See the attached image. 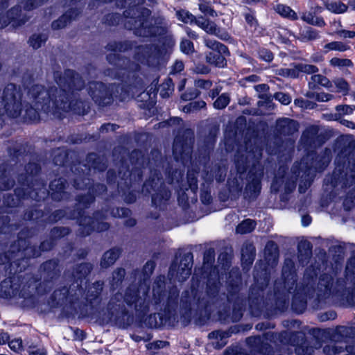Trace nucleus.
Wrapping results in <instances>:
<instances>
[{
	"label": "nucleus",
	"instance_id": "nucleus-1",
	"mask_svg": "<svg viewBox=\"0 0 355 355\" xmlns=\"http://www.w3.org/2000/svg\"><path fill=\"white\" fill-rule=\"evenodd\" d=\"M149 15V10L145 9L142 12V17H139V19L135 20L133 25H130L132 22V19H130L125 26L128 28L135 30L136 33L141 36L146 37L150 35L153 33L152 29H154V27L150 28L148 26V21L146 17Z\"/></svg>",
	"mask_w": 355,
	"mask_h": 355
},
{
	"label": "nucleus",
	"instance_id": "nucleus-2",
	"mask_svg": "<svg viewBox=\"0 0 355 355\" xmlns=\"http://www.w3.org/2000/svg\"><path fill=\"white\" fill-rule=\"evenodd\" d=\"M196 24L203 29L206 33L214 35L221 40H226L229 39V35L227 32L218 28L214 23L206 20L202 17L197 18Z\"/></svg>",
	"mask_w": 355,
	"mask_h": 355
},
{
	"label": "nucleus",
	"instance_id": "nucleus-3",
	"mask_svg": "<svg viewBox=\"0 0 355 355\" xmlns=\"http://www.w3.org/2000/svg\"><path fill=\"white\" fill-rule=\"evenodd\" d=\"M318 71V69L311 64H301L294 66L291 68H282L278 70V74L290 78H296L299 76L300 72L306 73H313Z\"/></svg>",
	"mask_w": 355,
	"mask_h": 355
},
{
	"label": "nucleus",
	"instance_id": "nucleus-4",
	"mask_svg": "<svg viewBox=\"0 0 355 355\" xmlns=\"http://www.w3.org/2000/svg\"><path fill=\"white\" fill-rule=\"evenodd\" d=\"M89 93L92 98L99 103H106L104 100L110 95L106 87L101 83H92Z\"/></svg>",
	"mask_w": 355,
	"mask_h": 355
},
{
	"label": "nucleus",
	"instance_id": "nucleus-5",
	"mask_svg": "<svg viewBox=\"0 0 355 355\" xmlns=\"http://www.w3.org/2000/svg\"><path fill=\"white\" fill-rule=\"evenodd\" d=\"M191 267L192 263L190 260L187 257L184 258L181 261L180 268L176 271L175 277L179 281H184L187 279L191 275ZM175 268L174 265L171 268L170 272L172 276H175Z\"/></svg>",
	"mask_w": 355,
	"mask_h": 355
},
{
	"label": "nucleus",
	"instance_id": "nucleus-6",
	"mask_svg": "<svg viewBox=\"0 0 355 355\" xmlns=\"http://www.w3.org/2000/svg\"><path fill=\"white\" fill-rule=\"evenodd\" d=\"M326 8L335 14H342L347 10L348 6L340 0H328L325 2Z\"/></svg>",
	"mask_w": 355,
	"mask_h": 355
},
{
	"label": "nucleus",
	"instance_id": "nucleus-7",
	"mask_svg": "<svg viewBox=\"0 0 355 355\" xmlns=\"http://www.w3.org/2000/svg\"><path fill=\"white\" fill-rule=\"evenodd\" d=\"M227 53H220L219 51H212L207 55V61L218 67H223L226 64L225 59L223 54Z\"/></svg>",
	"mask_w": 355,
	"mask_h": 355
},
{
	"label": "nucleus",
	"instance_id": "nucleus-8",
	"mask_svg": "<svg viewBox=\"0 0 355 355\" xmlns=\"http://www.w3.org/2000/svg\"><path fill=\"white\" fill-rule=\"evenodd\" d=\"M119 252L118 250H110L106 252L101 260V266L103 268H107L112 265L118 259Z\"/></svg>",
	"mask_w": 355,
	"mask_h": 355
},
{
	"label": "nucleus",
	"instance_id": "nucleus-9",
	"mask_svg": "<svg viewBox=\"0 0 355 355\" xmlns=\"http://www.w3.org/2000/svg\"><path fill=\"white\" fill-rule=\"evenodd\" d=\"M275 10L278 14L284 17H288L291 19H296L297 18L295 11L286 5L278 4L275 6Z\"/></svg>",
	"mask_w": 355,
	"mask_h": 355
},
{
	"label": "nucleus",
	"instance_id": "nucleus-10",
	"mask_svg": "<svg viewBox=\"0 0 355 355\" xmlns=\"http://www.w3.org/2000/svg\"><path fill=\"white\" fill-rule=\"evenodd\" d=\"M255 227V222L250 219H246L236 227V232L247 234L252 232Z\"/></svg>",
	"mask_w": 355,
	"mask_h": 355
},
{
	"label": "nucleus",
	"instance_id": "nucleus-11",
	"mask_svg": "<svg viewBox=\"0 0 355 355\" xmlns=\"http://www.w3.org/2000/svg\"><path fill=\"white\" fill-rule=\"evenodd\" d=\"M349 49V46L341 42H331L324 45V52L327 53L329 51H345Z\"/></svg>",
	"mask_w": 355,
	"mask_h": 355
},
{
	"label": "nucleus",
	"instance_id": "nucleus-12",
	"mask_svg": "<svg viewBox=\"0 0 355 355\" xmlns=\"http://www.w3.org/2000/svg\"><path fill=\"white\" fill-rule=\"evenodd\" d=\"M205 42L206 46L209 49H212L214 51L227 53V48L225 45L220 44V42L209 39H205Z\"/></svg>",
	"mask_w": 355,
	"mask_h": 355
},
{
	"label": "nucleus",
	"instance_id": "nucleus-13",
	"mask_svg": "<svg viewBox=\"0 0 355 355\" xmlns=\"http://www.w3.org/2000/svg\"><path fill=\"white\" fill-rule=\"evenodd\" d=\"M177 16L179 20L187 24H196V20L197 19L192 14L187 10L178 11Z\"/></svg>",
	"mask_w": 355,
	"mask_h": 355
},
{
	"label": "nucleus",
	"instance_id": "nucleus-14",
	"mask_svg": "<svg viewBox=\"0 0 355 355\" xmlns=\"http://www.w3.org/2000/svg\"><path fill=\"white\" fill-rule=\"evenodd\" d=\"M46 40V37L43 35H33L29 40V43L34 49H38Z\"/></svg>",
	"mask_w": 355,
	"mask_h": 355
},
{
	"label": "nucleus",
	"instance_id": "nucleus-15",
	"mask_svg": "<svg viewBox=\"0 0 355 355\" xmlns=\"http://www.w3.org/2000/svg\"><path fill=\"white\" fill-rule=\"evenodd\" d=\"M330 64L334 67H338L340 68L348 67H351L352 65V62L350 60L340 59L338 58H333L330 60Z\"/></svg>",
	"mask_w": 355,
	"mask_h": 355
},
{
	"label": "nucleus",
	"instance_id": "nucleus-16",
	"mask_svg": "<svg viewBox=\"0 0 355 355\" xmlns=\"http://www.w3.org/2000/svg\"><path fill=\"white\" fill-rule=\"evenodd\" d=\"M254 248L252 245L246 247L245 250L242 249V259L245 260L249 264L253 261Z\"/></svg>",
	"mask_w": 355,
	"mask_h": 355
},
{
	"label": "nucleus",
	"instance_id": "nucleus-17",
	"mask_svg": "<svg viewBox=\"0 0 355 355\" xmlns=\"http://www.w3.org/2000/svg\"><path fill=\"white\" fill-rule=\"evenodd\" d=\"M230 101V97L226 94H223L214 102V105L217 109H223L225 107Z\"/></svg>",
	"mask_w": 355,
	"mask_h": 355
},
{
	"label": "nucleus",
	"instance_id": "nucleus-18",
	"mask_svg": "<svg viewBox=\"0 0 355 355\" xmlns=\"http://www.w3.org/2000/svg\"><path fill=\"white\" fill-rule=\"evenodd\" d=\"M334 85L336 87V92L346 94L349 86L347 83L343 78H337L334 80Z\"/></svg>",
	"mask_w": 355,
	"mask_h": 355
},
{
	"label": "nucleus",
	"instance_id": "nucleus-19",
	"mask_svg": "<svg viewBox=\"0 0 355 355\" xmlns=\"http://www.w3.org/2000/svg\"><path fill=\"white\" fill-rule=\"evenodd\" d=\"M173 90V85L171 80H167L161 86L160 95L163 97H167L172 93Z\"/></svg>",
	"mask_w": 355,
	"mask_h": 355
},
{
	"label": "nucleus",
	"instance_id": "nucleus-20",
	"mask_svg": "<svg viewBox=\"0 0 355 355\" xmlns=\"http://www.w3.org/2000/svg\"><path fill=\"white\" fill-rule=\"evenodd\" d=\"M10 348L16 352H21L23 350L22 340L21 338H14L9 342Z\"/></svg>",
	"mask_w": 355,
	"mask_h": 355
},
{
	"label": "nucleus",
	"instance_id": "nucleus-21",
	"mask_svg": "<svg viewBox=\"0 0 355 355\" xmlns=\"http://www.w3.org/2000/svg\"><path fill=\"white\" fill-rule=\"evenodd\" d=\"M180 49L182 52L188 54L193 51V43L188 40H182L180 44Z\"/></svg>",
	"mask_w": 355,
	"mask_h": 355
},
{
	"label": "nucleus",
	"instance_id": "nucleus-22",
	"mask_svg": "<svg viewBox=\"0 0 355 355\" xmlns=\"http://www.w3.org/2000/svg\"><path fill=\"white\" fill-rule=\"evenodd\" d=\"M29 355H47L46 350L43 347H29Z\"/></svg>",
	"mask_w": 355,
	"mask_h": 355
},
{
	"label": "nucleus",
	"instance_id": "nucleus-23",
	"mask_svg": "<svg viewBox=\"0 0 355 355\" xmlns=\"http://www.w3.org/2000/svg\"><path fill=\"white\" fill-rule=\"evenodd\" d=\"M206 105L205 102L199 101V102H193L190 103L188 105L185 106L184 110L185 112H189L191 110H196L199 108H203Z\"/></svg>",
	"mask_w": 355,
	"mask_h": 355
},
{
	"label": "nucleus",
	"instance_id": "nucleus-24",
	"mask_svg": "<svg viewBox=\"0 0 355 355\" xmlns=\"http://www.w3.org/2000/svg\"><path fill=\"white\" fill-rule=\"evenodd\" d=\"M275 98L284 105L289 104L291 101L288 95L282 92L276 93L275 95Z\"/></svg>",
	"mask_w": 355,
	"mask_h": 355
},
{
	"label": "nucleus",
	"instance_id": "nucleus-25",
	"mask_svg": "<svg viewBox=\"0 0 355 355\" xmlns=\"http://www.w3.org/2000/svg\"><path fill=\"white\" fill-rule=\"evenodd\" d=\"M125 300L128 304H135V307H137V303H139V301H141L142 300L141 298H138L137 294L136 292H134L132 296L131 294L127 293L125 297Z\"/></svg>",
	"mask_w": 355,
	"mask_h": 355
},
{
	"label": "nucleus",
	"instance_id": "nucleus-26",
	"mask_svg": "<svg viewBox=\"0 0 355 355\" xmlns=\"http://www.w3.org/2000/svg\"><path fill=\"white\" fill-rule=\"evenodd\" d=\"M280 126L287 125L289 128L292 129L293 131L297 130V123L293 120L285 119L279 122Z\"/></svg>",
	"mask_w": 355,
	"mask_h": 355
},
{
	"label": "nucleus",
	"instance_id": "nucleus-27",
	"mask_svg": "<svg viewBox=\"0 0 355 355\" xmlns=\"http://www.w3.org/2000/svg\"><path fill=\"white\" fill-rule=\"evenodd\" d=\"M67 16L64 15L62 17H60L58 21H54L52 24V26L54 28H62L67 25Z\"/></svg>",
	"mask_w": 355,
	"mask_h": 355
},
{
	"label": "nucleus",
	"instance_id": "nucleus-28",
	"mask_svg": "<svg viewBox=\"0 0 355 355\" xmlns=\"http://www.w3.org/2000/svg\"><path fill=\"white\" fill-rule=\"evenodd\" d=\"M259 56L262 60L266 62H270L273 59L272 53L266 49H262L259 51Z\"/></svg>",
	"mask_w": 355,
	"mask_h": 355
},
{
	"label": "nucleus",
	"instance_id": "nucleus-29",
	"mask_svg": "<svg viewBox=\"0 0 355 355\" xmlns=\"http://www.w3.org/2000/svg\"><path fill=\"white\" fill-rule=\"evenodd\" d=\"M200 10L202 12H203L205 15H207L209 16H214L215 11L211 8L208 5L205 3H201L200 4Z\"/></svg>",
	"mask_w": 355,
	"mask_h": 355
},
{
	"label": "nucleus",
	"instance_id": "nucleus-30",
	"mask_svg": "<svg viewBox=\"0 0 355 355\" xmlns=\"http://www.w3.org/2000/svg\"><path fill=\"white\" fill-rule=\"evenodd\" d=\"M336 110L339 114H349L352 113L353 108L349 105H338L336 107Z\"/></svg>",
	"mask_w": 355,
	"mask_h": 355
},
{
	"label": "nucleus",
	"instance_id": "nucleus-31",
	"mask_svg": "<svg viewBox=\"0 0 355 355\" xmlns=\"http://www.w3.org/2000/svg\"><path fill=\"white\" fill-rule=\"evenodd\" d=\"M340 37L343 38H354L355 37V31H350L346 30H342L338 32Z\"/></svg>",
	"mask_w": 355,
	"mask_h": 355
},
{
	"label": "nucleus",
	"instance_id": "nucleus-32",
	"mask_svg": "<svg viewBox=\"0 0 355 355\" xmlns=\"http://www.w3.org/2000/svg\"><path fill=\"white\" fill-rule=\"evenodd\" d=\"M184 69V64L182 61H176L172 67L171 72L173 73H179Z\"/></svg>",
	"mask_w": 355,
	"mask_h": 355
},
{
	"label": "nucleus",
	"instance_id": "nucleus-33",
	"mask_svg": "<svg viewBox=\"0 0 355 355\" xmlns=\"http://www.w3.org/2000/svg\"><path fill=\"white\" fill-rule=\"evenodd\" d=\"M332 97L333 96L331 94L322 92L317 94L316 99L319 101L325 102L331 100Z\"/></svg>",
	"mask_w": 355,
	"mask_h": 355
},
{
	"label": "nucleus",
	"instance_id": "nucleus-34",
	"mask_svg": "<svg viewBox=\"0 0 355 355\" xmlns=\"http://www.w3.org/2000/svg\"><path fill=\"white\" fill-rule=\"evenodd\" d=\"M302 17L304 21H306L307 23H309L310 24H312L315 16H314L311 12H306V13L303 14Z\"/></svg>",
	"mask_w": 355,
	"mask_h": 355
},
{
	"label": "nucleus",
	"instance_id": "nucleus-35",
	"mask_svg": "<svg viewBox=\"0 0 355 355\" xmlns=\"http://www.w3.org/2000/svg\"><path fill=\"white\" fill-rule=\"evenodd\" d=\"M196 85L198 87L208 89L211 86V83L204 80H198L196 81Z\"/></svg>",
	"mask_w": 355,
	"mask_h": 355
},
{
	"label": "nucleus",
	"instance_id": "nucleus-36",
	"mask_svg": "<svg viewBox=\"0 0 355 355\" xmlns=\"http://www.w3.org/2000/svg\"><path fill=\"white\" fill-rule=\"evenodd\" d=\"M321 78H322V75H319V74L313 75L311 78V81L309 83V84L310 85L313 84V87H315L318 85H320Z\"/></svg>",
	"mask_w": 355,
	"mask_h": 355
},
{
	"label": "nucleus",
	"instance_id": "nucleus-37",
	"mask_svg": "<svg viewBox=\"0 0 355 355\" xmlns=\"http://www.w3.org/2000/svg\"><path fill=\"white\" fill-rule=\"evenodd\" d=\"M166 342L164 341H156L153 343H150L148 345V348L152 349L153 347L155 348H162L166 345Z\"/></svg>",
	"mask_w": 355,
	"mask_h": 355
},
{
	"label": "nucleus",
	"instance_id": "nucleus-38",
	"mask_svg": "<svg viewBox=\"0 0 355 355\" xmlns=\"http://www.w3.org/2000/svg\"><path fill=\"white\" fill-rule=\"evenodd\" d=\"M245 20L248 24H250L251 26H255L257 21L254 19V16L250 14H246L245 15Z\"/></svg>",
	"mask_w": 355,
	"mask_h": 355
},
{
	"label": "nucleus",
	"instance_id": "nucleus-39",
	"mask_svg": "<svg viewBox=\"0 0 355 355\" xmlns=\"http://www.w3.org/2000/svg\"><path fill=\"white\" fill-rule=\"evenodd\" d=\"M320 85H322L325 87L329 88L332 86L330 81L324 76H322L321 81H320Z\"/></svg>",
	"mask_w": 355,
	"mask_h": 355
},
{
	"label": "nucleus",
	"instance_id": "nucleus-40",
	"mask_svg": "<svg viewBox=\"0 0 355 355\" xmlns=\"http://www.w3.org/2000/svg\"><path fill=\"white\" fill-rule=\"evenodd\" d=\"M9 339V336L7 333L2 332L0 334V345L5 344Z\"/></svg>",
	"mask_w": 355,
	"mask_h": 355
},
{
	"label": "nucleus",
	"instance_id": "nucleus-41",
	"mask_svg": "<svg viewBox=\"0 0 355 355\" xmlns=\"http://www.w3.org/2000/svg\"><path fill=\"white\" fill-rule=\"evenodd\" d=\"M312 24L322 27L324 26L325 22L323 19L315 17Z\"/></svg>",
	"mask_w": 355,
	"mask_h": 355
},
{
	"label": "nucleus",
	"instance_id": "nucleus-42",
	"mask_svg": "<svg viewBox=\"0 0 355 355\" xmlns=\"http://www.w3.org/2000/svg\"><path fill=\"white\" fill-rule=\"evenodd\" d=\"M306 34L309 39L313 40L317 37V33L312 29L308 30Z\"/></svg>",
	"mask_w": 355,
	"mask_h": 355
},
{
	"label": "nucleus",
	"instance_id": "nucleus-43",
	"mask_svg": "<svg viewBox=\"0 0 355 355\" xmlns=\"http://www.w3.org/2000/svg\"><path fill=\"white\" fill-rule=\"evenodd\" d=\"M311 219L309 216H304L302 218V223L304 226H307L311 223Z\"/></svg>",
	"mask_w": 355,
	"mask_h": 355
},
{
	"label": "nucleus",
	"instance_id": "nucleus-44",
	"mask_svg": "<svg viewBox=\"0 0 355 355\" xmlns=\"http://www.w3.org/2000/svg\"><path fill=\"white\" fill-rule=\"evenodd\" d=\"M259 80V78L257 75H252L245 78V80L249 82H257Z\"/></svg>",
	"mask_w": 355,
	"mask_h": 355
},
{
	"label": "nucleus",
	"instance_id": "nucleus-45",
	"mask_svg": "<svg viewBox=\"0 0 355 355\" xmlns=\"http://www.w3.org/2000/svg\"><path fill=\"white\" fill-rule=\"evenodd\" d=\"M255 89L258 92L260 91V92H263L268 89V87L265 84H261V85H258L255 86Z\"/></svg>",
	"mask_w": 355,
	"mask_h": 355
},
{
	"label": "nucleus",
	"instance_id": "nucleus-46",
	"mask_svg": "<svg viewBox=\"0 0 355 355\" xmlns=\"http://www.w3.org/2000/svg\"><path fill=\"white\" fill-rule=\"evenodd\" d=\"M101 129H102V131H103L104 130H114L115 125H114V124L104 125H103L101 127Z\"/></svg>",
	"mask_w": 355,
	"mask_h": 355
},
{
	"label": "nucleus",
	"instance_id": "nucleus-47",
	"mask_svg": "<svg viewBox=\"0 0 355 355\" xmlns=\"http://www.w3.org/2000/svg\"><path fill=\"white\" fill-rule=\"evenodd\" d=\"M6 284V282H3V284H1L0 285V296L7 297L10 295L9 292L8 293L6 292L4 294L1 293V288L4 286V284Z\"/></svg>",
	"mask_w": 355,
	"mask_h": 355
},
{
	"label": "nucleus",
	"instance_id": "nucleus-48",
	"mask_svg": "<svg viewBox=\"0 0 355 355\" xmlns=\"http://www.w3.org/2000/svg\"><path fill=\"white\" fill-rule=\"evenodd\" d=\"M296 352L298 355H310L311 354V352H304V351L301 348H297L296 349Z\"/></svg>",
	"mask_w": 355,
	"mask_h": 355
},
{
	"label": "nucleus",
	"instance_id": "nucleus-49",
	"mask_svg": "<svg viewBox=\"0 0 355 355\" xmlns=\"http://www.w3.org/2000/svg\"><path fill=\"white\" fill-rule=\"evenodd\" d=\"M343 125H346L347 127L352 128H354V124L351 121H343Z\"/></svg>",
	"mask_w": 355,
	"mask_h": 355
},
{
	"label": "nucleus",
	"instance_id": "nucleus-50",
	"mask_svg": "<svg viewBox=\"0 0 355 355\" xmlns=\"http://www.w3.org/2000/svg\"><path fill=\"white\" fill-rule=\"evenodd\" d=\"M349 6L354 10H355V0H350L349 1Z\"/></svg>",
	"mask_w": 355,
	"mask_h": 355
},
{
	"label": "nucleus",
	"instance_id": "nucleus-51",
	"mask_svg": "<svg viewBox=\"0 0 355 355\" xmlns=\"http://www.w3.org/2000/svg\"><path fill=\"white\" fill-rule=\"evenodd\" d=\"M193 182V184H191V188L192 190H194L196 189V181L194 180V179L192 180Z\"/></svg>",
	"mask_w": 355,
	"mask_h": 355
},
{
	"label": "nucleus",
	"instance_id": "nucleus-52",
	"mask_svg": "<svg viewBox=\"0 0 355 355\" xmlns=\"http://www.w3.org/2000/svg\"><path fill=\"white\" fill-rule=\"evenodd\" d=\"M254 189H259V181L258 180H256V182H254Z\"/></svg>",
	"mask_w": 355,
	"mask_h": 355
},
{
	"label": "nucleus",
	"instance_id": "nucleus-53",
	"mask_svg": "<svg viewBox=\"0 0 355 355\" xmlns=\"http://www.w3.org/2000/svg\"><path fill=\"white\" fill-rule=\"evenodd\" d=\"M118 273H119V275L120 276H123V275H124V270H122V269H120V270H119Z\"/></svg>",
	"mask_w": 355,
	"mask_h": 355
},
{
	"label": "nucleus",
	"instance_id": "nucleus-54",
	"mask_svg": "<svg viewBox=\"0 0 355 355\" xmlns=\"http://www.w3.org/2000/svg\"><path fill=\"white\" fill-rule=\"evenodd\" d=\"M295 103V104H297V105H300V106H302V107L303 106V105L301 104V103H302V101H296Z\"/></svg>",
	"mask_w": 355,
	"mask_h": 355
},
{
	"label": "nucleus",
	"instance_id": "nucleus-55",
	"mask_svg": "<svg viewBox=\"0 0 355 355\" xmlns=\"http://www.w3.org/2000/svg\"><path fill=\"white\" fill-rule=\"evenodd\" d=\"M261 0H247L248 2H259Z\"/></svg>",
	"mask_w": 355,
	"mask_h": 355
},
{
	"label": "nucleus",
	"instance_id": "nucleus-56",
	"mask_svg": "<svg viewBox=\"0 0 355 355\" xmlns=\"http://www.w3.org/2000/svg\"><path fill=\"white\" fill-rule=\"evenodd\" d=\"M184 87V83L181 84V85L180 86V90H182Z\"/></svg>",
	"mask_w": 355,
	"mask_h": 355
},
{
	"label": "nucleus",
	"instance_id": "nucleus-57",
	"mask_svg": "<svg viewBox=\"0 0 355 355\" xmlns=\"http://www.w3.org/2000/svg\"><path fill=\"white\" fill-rule=\"evenodd\" d=\"M156 200H157V198H156V197H153V202L155 204H157Z\"/></svg>",
	"mask_w": 355,
	"mask_h": 355
},
{
	"label": "nucleus",
	"instance_id": "nucleus-58",
	"mask_svg": "<svg viewBox=\"0 0 355 355\" xmlns=\"http://www.w3.org/2000/svg\"><path fill=\"white\" fill-rule=\"evenodd\" d=\"M269 245H271L272 247H274L275 248H275V245H274L273 243H268V244L267 245L266 248H268Z\"/></svg>",
	"mask_w": 355,
	"mask_h": 355
},
{
	"label": "nucleus",
	"instance_id": "nucleus-59",
	"mask_svg": "<svg viewBox=\"0 0 355 355\" xmlns=\"http://www.w3.org/2000/svg\"><path fill=\"white\" fill-rule=\"evenodd\" d=\"M6 26V24H2V25H1V24H0V28H3V27H4V26Z\"/></svg>",
	"mask_w": 355,
	"mask_h": 355
},
{
	"label": "nucleus",
	"instance_id": "nucleus-60",
	"mask_svg": "<svg viewBox=\"0 0 355 355\" xmlns=\"http://www.w3.org/2000/svg\"><path fill=\"white\" fill-rule=\"evenodd\" d=\"M283 131H284V132H291L290 130H288V131H287L286 130H284Z\"/></svg>",
	"mask_w": 355,
	"mask_h": 355
},
{
	"label": "nucleus",
	"instance_id": "nucleus-61",
	"mask_svg": "<svg viewBox=\"0 0 355 355\" xmlns=\"http://www.w3.org/2000/svg\"><path fill=\"white\" fill-rule=\"evenodd\" d=\"M34 6L33 5H31V6L30 7H28V9H31L32 8H33Z\"/></svg>",
	"mask_w": 355,
	"mask_h": 355
},
{
	"label": "nucleus",
	"instance_id": "nucleus-62",
	"mask_svg": "<svg viewBox=\"0 0 355 355\" xmlns=\"http://www.w3.org/2000/svg\"><path fill=\"white\" fill-rule=\"evenodd\" d=\"M169 196L168 194H166V199H168Z\"/></svg>",
	"mask_w": 355,
	"mask_h": 355
},
{
	"label": "nucleus",
	"instance_id": "nucleus-63",
	"mask_svg": "<svg viewBox=\"0 0 355 355\" xmlns=\"http://www.w3.org/2000/svg\"><path fill=\"white\" fill-rule=\"evenodd\" d=\"M354 98H355V92H354Z\"/></svg>",
	"mask_w": 355,
	"mask_h": 355
}]
</instances>
